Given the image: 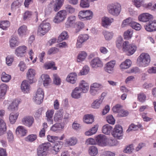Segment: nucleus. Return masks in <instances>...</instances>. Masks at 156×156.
<instances>
[{
    "label": "nucleus",
    "mask_w": 156,
    "mask_h": 156,
    "mask_svg": "<svg viewBox=\"0 0 156 156\" xmlns=\"http://www.w3.org/2000/svg\"><path fill=\"white\" fill-rule=\"evenodd\" d=\"M112 134L115 137L120 139L122 138L123 136V131L122 127L119 125H116L115 130L112 132Z\"/></svg>",
    "instance_id": "obj_12"
},
{
    "label": "nucleus",
    "mask_w": 156,
    "mask_h": 156,
    "mask_svg": "<svg viewBox=\"0 0 156 156\" xmlns=\"http://www.w3.org/2000/svg\"><path fill=\"white\" fill-rule=\"evenodd\" d=\"M11 75L6 73L5 72H2L1 75V80L3 82H9L11 80Z\"/></svg>",
    "instance_id": "obj_30"
},
{
    "label": "nucleus",
    "mask_w": 156,
    "mask_h": 156,
    "mask_svg": "<svg viewBox=\"0 0 156 156\" xmlns=\"http://www.w3.org/2000/svg\"><path fill=\"white\" fill-rule=\"evenodd\" d=\"M87 56V54L84 51H81L80 52L77 56V61L80 62L83 61Z\"/></svg>",
    "instance_id": "obj_41"
},
{
    "label": "nucleus",
    "mask_w": 156,
    "mask_h": 156,
    "mask_svg": "<svg viewBox=\"0 0 156 156\" xmlns=\"http://www.w3.org/2000/svg\"><path fill=\"white\" fill-rule=\"evenodd\" d=\"M8 86L4 83H2L0 85V99L4 98L7 90Z\"/></svg>",
    "instance_id": "obj_27"
},
{
    "label": "nucleus",
    "mask_w": 156,
    "mask_h": 156,
    "mask_svg": "<svg viewBox=\"0 0 156 156\" xmlns=\"http://www.w3.org/2000/svg\"><path fill=\"white\" fill-rule=\"evenodd\" d=\"M10 23L8 21H0V28L3 30H7L10 26Z\"/></svg>",
    "instance_id": "obj_43"
},
{
    "label": "nucleus",
    "mask_w": 156,
    "mask_h": 156,
    "mask_svg": "<svg viewBox=\"0 0 156 156\" xmlns=\"http://www.w3.org/2000/svg\"><path fill=\"white\" fill-rule=\"evenodd\" d=\"M109 12L113 16H117L121 11V6L119 3L112 4L108 6Z\"/></svg>",
    "instance_id": "obj_5"
},
{
    "label": "nucleus",
    "mask_w": 156,
    "mask_h": 156,
    "mask_svg": "<svg viewBox=\"0 0 156 156\" xmlns=\"http://www.w3.org/2000/svg\"><path fill=\"white\" fill-rule=\"evenodd\" d=\"M77 142V139L76 138L73 137L67 139L66 141V144L69 146H71L75 145Z\"/></svg>",
    "instance_id": "obj_42"
},
{
    "label": "nucleus",
    "mask_w": 156,
    "mask_h": 156,
    "mask_svg": "<svg viewBox=\"0 0 156 156\" xmlns=\"http://www.w3.org/2000/svg\"><path fill=\"white\" fill-rule=\"evenodd\" d=\"M68 37L67 32L65 31H63L59 36L58 39V41H62L68 38Z\"/></svg>",
    "instance_id": "obj_50"
},
{
    "label": "nucleus",
    "mask_w": 156,
    "mask_h": 156,
    "mask_svg": "<svg viewBox=\"0 0 156 156\" xmlns=\"http://www.w3.org/2000/svg\"><path fill=\"white\" fill-rule=\"evenodd\" d=\"M65 9L69 13L72 14L74 13L75 11V9L71 5H67L65 6Z\"/></svg>",
    "instance_id": "obj_53"
},
{
    "label": "nucleus",
    "mask_w": 156,
    "mask_h": 156,
    "mask_svg": "<svg viewBox=\"0 0 156 156\" xmlns=\"http://www.w3.org/2000/svg\"><path fill=\"white\" fill-rule=\"evenodd\" d=\"M131 63L132 62L130 60L127 59L121 64L120 67L121 69H127L130 66Z\"/></svg>",
    "instance_id": "obj_34"
},
{
    "label": "nucleus",
    "mask_w": 156,
    "mask_h": 156,
    "mask_svg": "<svg viewBox=\"0 0 156 156\" xmlns=\"http://www.w3.org/2000/svg\"><path fill=\"white\" fill-rule=\"evenodd\" d=\"M153 16L148 13H144L140 14L138 17V20L143 22H149L153 19Z\"/></svg>",
    "instance_id": "obj_13"
},
{
    "label": "nucleus",
    "mask_w": 156,
    "mask_h": 156,
    "mask_svg": "<svg viewBox=\"0 0 156 156\" xmlns=\"http://www.w3.org/2000/svg\"><path fill=\"white\" fill-rule=\"evenodd\" d=\"M133 149V145L131 144L126 147L124 150V152L126 153H130L132 152Z\"/></svg>",
    "instance_id": "obj_64"
},
{
    "label": "nucleus",
    "mask_w": 156,
    "mask_h": 156,
    "mask_svg": "<svg viewBox=\"0 0 156 156\" xmlns=\"http://www.w3.org/2000/svg\"><path fill=\"white\" fill-rule=\"evenodd\" d=\"M62 129L60 123H56L51 128V130L54 132H58Z\"/></svg>",
    "instance_id": "obj_48"
},
{
    "label": "nucleus",
    "mask_w": 156,
    "mask_h": 156,
    "mask_svg": "<svg viewBox=\"0 0 156 156\" xmlns=\"http://www.w3.org/2000/svg\"><path fill=\"white\" fill-rule=\"evenodd\" d=\"M16 132L17 135L20 136H23L26 135L27 130L24 127L19 126L16 128Z\"/></svg>",
    "instance_id": "obj_25"
},
{
    "label": "nucleus",
    "mask_w": 156,
    "mask_h": 156,
    "mask_svg": "<svg viewBox=\"0 0 156 156\" xmlns=\"http://www.w3.org/2000/svg\"><path fill=\"white\" fill-rule=\"evenodd\" d=\"M61 80L59 76L56 74H53V83L56 85H59L61 83Z\"/></svg>",
    "instance_id": "obj_49"
},
{
    "label": "nucleus",
    "mask_w": 156,
    "mask_h": 156,
    "mask_svg": "<svg viewBox=\"0 0 156 156\" xmlns=\"http://www.w3.org/2000/svg\"><path fill=\"white\" fill-rule=\"evenodd\" d=\"M55 64L54 62L51 61L45 64L44 67L45 68L47 69H52L53 70H56L57 68L55 66Z\"/></svg>",
    "instance_id": "obj_37"
},
{
    "label": "nucleus",
    "mask_w": 156,
    "mask_h": 156,
    "mask_svg": "<svg viewBox=\"0 0 156 156\" xmlns=\"http://www.w3.org/2000/svg\"><path fill=\"white\" fill-rule=\"evenodd\" d=\"M122 109V106L120 104H118L113 107L112 110L114 113H118L119 115Z\"/></svg>",
    "instance_id": "obj_52"
},
{
    "label": "nucleus",
    "mask_w": 156,
    "mask_h": 156,
    "mask_svg": "<svg viewBox=\"0 0 156 156\" xmlns=\"http://www.w3.org/2000/svg\"><path fill=\"white\" fill-rule=\"evenodd\" d=\"M133 21L130 18H129L123 21L121 26L122 27H124L126 26L129 25L131 27Z\"/></svg>",
    "instance_id": "obj_47"
},
{
    "label": "nucleus",
    "mask_w": 156,
    "mask_h": 156,
    "mask_svg": "<svg viewBox=\"0 0 156 156\" xmlns=\"http://www.w3.org/2000/svg\"><path fill=\"white\" fill-rule=\"evenodd\" d=\"M136 47L133 44H129L128 41H125L123 44L122 50L128 55H130L134 53L136 49Z\"/></svg>",
    "instance_id": "obj_3"
},
{
    "label": "nucleus",
    "mask_w": 156,
    "mask_h": 156,
    "mask_svg": "<svg viewBox=\"0 0 156 156\" xmlns=\"http://www.w3.org/2000/svg\"><path fill=\"white\" fill-rule=\"evenodd\" d=\"M89 154L91 156H95L98 153V150L96 147L94 146L90 147L88 150Z\"/></svg>",
    "instance_id": "obj_36"
},
{
    "label": "nucleus",
    "mask_w": 156,
    "mask_h": 156,
    "mask_svg": "<svg viewBox=\"0 0 156 156\" xmlns=\"http://www.w3.org/2000/svg\"><path fill=\"white\" fill-rule=\"evenodd\" d=\"M83 121L87 124H91L94 121V117L91 115L87 114L85 115L84 117Z\"/></svg>",
    "instance_id": "obj_32"
},
{
    "label": "nucleus",
    "mask_w": 156,
    "mask_h": 156,
    "mask_svg": "<svg viewBox=\"0 0 156 156\" xmlns=\"http://www.w3.org/2000/svg\"><path fill=\"white\" fill-rule=\"evenodd\" d=\"M19 41L17 37H13L9 40L10 46L11 48H14L19 45Z\"/></svg>",
    "instance_id": "obj_29"
},
{
    "label": "nucleus",
    "mask_w": 156,
    "mask_h": 156,
    "mask_svg": "<svg viewBox=\"0 0 156 156\" xmlns=\"http://www.w3.org/2000/svg\"><path fill=\"white\" fill-rule=\"evenodd\" d=\"M80 6L83 8H86L89 7L88 0H81Z\"/></svg>",
    "instance_id": "obj_54"
},
{
    "label": "nucleus",
    "mask_w": 156,
    "mask_h": 156,
    "mask_svg": "<svg viewBox=\"0 0 156 156\" xmlns=\"http://www.w3.org/2000/svg\"><path fill=\"white\" fill-rule=\"evenodd\" d=\"M84 27V24L82 22H78L76 23V26L75 27L76 31V33L78 32Z\"/></svg>",
    "instance_id": "obj_46"
},
{
    "label": "nucleus",
    "mask_w": 156,
    "mask_h": 156,
    "mask_svg": "<svg viewBox=\"0 0 156 156\" xmlns=\"http://www.w3.org/2000/svg\"><path fill=\"white\" fill-rule=\"evenodd\" d=\"M20 102L18 100H14L9 105L8 107V109L10 111L17 110Z\"/></svg>",
    "instance_id": "obj_21"
},
{
    "label": "nucleus",
    "mask_w": 156,
    "mask_h": 156,
    "mask_svg": "<svg viewBox=\"0 0 156 156\" xmlns=\"http://www.w3.org/2000/svg\"><path fill=\"white\" fill-rule=\"evenodd\" d=\"M77 75L75 73H69L66 78V80L68 82L75 83L77 80Z\"/></svg>",
    "instance_id": "obj_23"
},
{
    "label": "nucleus",
    "mask_w": 156,
    "mask_h": 156,
    "mask_svg": "<svg viewBox=\"0 0 156 156\" xmlns=\"http://www.w3.org/2000/svg\"><path fill=\"white\" fill-rule=\"evenodd\" d=\"M51 29L50 24L48 22L43 21L38 26L37 34L41 36H43L48 33Z\"/></svg>",
    "instance_id": "obj_2"
},
{
    "label": "nucleus",
    "mask_w": 156,
    "mask_h": 156,
    "mask_svg": "<svg viewBox=\"0 0 156 156\" xmlns=\"http://www.w3.org/2000/svg\"><path fill=\"white\" fill-rule=\"evenodd\" d=\"M47 138L49 141L54 143L56 140L58 139V137L48 135L47 136Z\"/></svg>",
    "instance_id": "obj_62"
},
{
    "label": "nucleus",
    "mask_w": 156,
    "mask_h": 156,
    "mask_svg": "<svg viewBox=\"0 0 156 156\" xmlns=\"http://www.w3.org/2000/svg\"><path fill=\"white\" fill-rule=\"evenodd\" d=\"M51 146L49 143H44L40 145L37 149L38 156H45Z\"/></svg>",
    "instance_id": "obj_4"
},
{
    "label": "nucleus",
    "mask_w": 156,
    "mask_h": 156,
    "mask_svg": "<svg viewBox=\"0 0 156 156\" xmlns=\"http://www.w3.org/2000/svg\"><path fill=\"white\" fill-rule=\"evenodd\" d=\"M97 144L101 146H106L107 144V136L103 134H99L95 137Z\"/></svg>",
    "instance_id": "obj_11"
},
{
    "label": "nucleus",
    "mask_w": 156,
    "mask_h": 156,
    "mask_svg": "<svg viewBox=\"0 0 156 156\" xmlns=\"http://www.w3.org/2000/svg\"><path fill=\"white\" fill-rule=\"evenodd\" d=\"M145 30L149 32L156 30V20L149 21V23L145 26Z\"/></svg>",
    "instance_id": "obj_20"
},
{
    "label": "nucleus",
    "mask_w": 156,
    "mask_h": 156,
    "mask_svg": "<svg viewBox=\"0 0 156 156\" xmlns=\"http://www.w3.org/2000/svg\"><path fill=\"white\" fill-rule=\"evenodd\" d=\"M63 111L62 109H61L57 111L55 114L54 119L56 122H59L63 118Z\"/></svg>",
    "instance_id": "obj_26"
},
{
    "label": "nucleus",
    "mask_w": 156,
    "mask_h": 156,
    "mask_svg": "<svg viewBox=\"0 0 156 156\" xmlns=\"http://www.w3.org/2000/svg\"><path fill=\"white\" fill-rule=\"evenodd\" d=\"M37 138V136L36 134H32L28 136L26 138V139L29 141L33 142Z\"/></svg>",
    "instance_id": "obj_63"
},
{
    "label": "nucleus",
    "mask_w": 156,
    "mask_h": 156,
    "mask_svg": "<svg viewBox=\"0 0 156 156\" xmlns=\"http://www.w3.org/2000/svg\"><path fill=\"white\" fill-rule=\"evenodd\" d=\"M5 113L4 110H0V136L3 135L7 129L6 124L3 119Z\"/></svg>",
    "instance_id": "obj_7"
},
{
    "label": "nucleus",
    "mask_w": 156,
    "mask_h": 156,
    "mask_svg": "<svg viewBox=\"0 0 156 156\" xmlns=\"http://www.w3.org/2000/svg\"><path fill=\"white\" fill-rule=\"evenodd\" d=\"M81 90L78 87H76L73 90L71 94L72 97L75 98H78L80 97Z\"/></svg>",
    "instance_id": "obj_31"
},
{
    "label": "nucleus",
    "mask_w": 156,
    "mask_h": 156,
    "mask_svg": "<svg viewBox=\"0 0 156 156\" xmlns=\"http://www.w3.org/2000/svg\"><path fill=\"white\" fill-rule=\"evenodd\" d=\"M115 64V61L112 60L108 62V73H111L113 70Z\"/></svg>",
    "instance_id": "obj_44"
},
{
    "label": "nucleus",
    "mask_w": 156,
    "mask_h": 156,
    "mask_svg": "<svg viewBox=\"0 0 156 156\" xmlns=\"http://www.w3.org/2000/svg\"><path fill=\"white\" fill-rule=\"evenodd\" d=\"M36 74L35 71L33 69H29L27 73V76L28 79L30 83L34 82V79Z\"/></svg>",
    "instance_id": "obj_24"
},
{
    "label": "nucleus",
    "mask_w": 156,
    "mask_h": 156,
    "mask_svg": "<svg viewBox=\"0 0 156 156\" xmlns=\"http://www.w3.org/2000/svg\"><path fill=\"white\" fill-rule=\"evenodd\" d=\"M76 17L75 16L71 15L69 16L66 23V27L69 28L73 27L76 23Z\"/></svg>",
    "instance_id": "obj_17"
},
{
    "label": "nucleus",
    "mask_w": 156,
    "mask_h": 156,
    "mask_svg": "<svg viewBox=\"0 0 156 156\" xmlns=\"http://www.w3.org/2000/svg\"><path fill=\"white\" fill-rule=\"evenodd\" d=\"M20 6L21 3L18 0L15 1L12 4L11 8L12 10H15Z\"/></svg>",
    "instance_id": "obj_55"
},
{
    "label": "nucleus",
    "mask_w": 156,
    "mask_h": 156,
    "mask_svg": "<svg viewBox=\"0 0 156 156\" xmlns=\"http://www.w3.org/2000/svg\"><path fill=\"white\" fill-rule=\"evenodd\" d=\"M67 15V13L66 10H60L57 13L53 21L56 23L62 22L66 19Z\"/></svg>",
    "instance_id": "obj_8"
},
{
    "label": "nucleus",
    "mask_w": 156,
    "mask_h": 156,
    "mask_svg": "<svg viewBox=\"0 0 156 156\" xmlns=\"http://www.w3.org/2000/svg\"><path fill=\"white\" fill-rule=\"evenodd\" d=\"M90 65L92 68H97L101 67L103 66V64L98 58L93 59L90 62Z\"/></svg>",
    "instance_id": "obj_19"
},
{
    "label": "nucleus",
    "mask_w": 156,
    "mask_h": 156,
    "mask_svg": "<svg viewBox=\"0 0 156 156\" xmlns=\"http://www.w3.org/2000/svg\"><path fill=\"white\" fill-rule=\"evenodd\" d=\"M102 101L100 100H96L94 101L91 105L92 107L94 109H97L99 108Z\"/></svg>",
    "instance_id": "obj_51"
},
{
    "label": "nucleus",
    "mask_w": 156,
    "mask_h": 156,
    "mask_svg": "<svg viewBox=\"0 0 156 156\" xmlns=\"http://www.w3.org/2000/svg\"><path fill=\"white\" fill-rule=\"evenodd\" d=\"M141 127V125L140 124L138 125H135L133 124H132L129 126L128 129L126 130V132L127 133H129V132L132 130H138Z\"/></svg>",
    "instance_id": "obj_45"
},
{
    "label": "nucleus",
    "mask_w": 156,
    "mask_h": 156,
    "mask_svg": "<svg viewBox=\"0 0 156 156\" xmlns=\"http://www.w3.org/2000/svg\"><path fill=\"white\" fill-rule=\"evenodd\" d=\"M93 16V12L90 10L81 11L78 15L79 19L84 20H90L92 19Z\"/></svg>",
    "instance_id": "obj_6"
},
{
    "label": "nucleus",
    "mask_w": 156,
    "mask_h": 156,
    "mask_svg": "<svg viewBox=\"0 0 156 156\" xmlns=\"http://www.w3.org/2000/svg\"><path fill=\"white\" fill-rule=\"evenodd\" d=\"M17 32L19 36L21 37L25 36L29 34L27 27L25 25L20 27L18 30Z\"/></svg>",
    "instance_id": "obj_22"
},
{
    "label": "nucleus",
    "mask_w": 156,
    "mask_h": 156,
    "mask_svg": "<svg viewBox=\"0 0 156 156\" xmlns=\"http://www.w3.org/2000/svg\"><path fill=\"white\" fill-rule=\"evenodd\" d=\"M23 124L28 127L31 126L34 122V119L31 116H27L24 117L22 120Z\"/></svg>",
    "instance_id": "obj_14"
},
{
    "label": "nucleus",
    "mask_w": 156,
    "mask_h": 156,
    "mask_svg": "<svg viewBox=\"0 0 156 156\" xmlns=\"http://www.w3.org/2000/svg\"><path fill=\"white\" fill-rule=\"evenodd\" d=\"M27 47L24 45L18 47L15 50V54L18 57H22L26 53Z\"/></svg>",
    "instance_id": "obj_15"
},
{
    "label": "nucleus",
    "mask_w": 156,
    "mask_h": 156,
    "mask_svg": "<svg viewBox=\"0 0 156 156\" xmlns=\"http://www.w3.org/2000/svg\"><path fill=\"white\" fill-rule=\"evenodd\" d=\"M131 25V27L136 30H139L141 28V26L139 23L133 21Z\"/></svg>",
    "instance_id": "obj_58"
},
{
    "label": "nucleus",
    "mask_w": 156,
    "mask_h": 156,
    "mask_svg": "<svg viewBox=\"0 0 156 156\" xmlns=\"http://www.w3.org/2000/svg\"><path fill=\"white\" fill-rule=\"evenodd\" d=\"M13 60V57L12 55H8L6 58V63L8 66H11Z\"/></svg>",
    "instance_id": "obj_60"
},
{
    "label": "nucleus",
    "mask_w": 156,
    "mask_h": 156,
    "mask_svg": "<svg viewBox=\"0 0 156 156\" xmlns=\"http://www.w3.org/2000/svg\"><path fill=\"white\" fill-rule=\"evenodd\" d=\"M151 62V57L147 53H142L138 58L137 63L140 67H146L148 66Z\"/></svg>",
    "instance_id": "obj_1"
},
{
    "label": "nucleus",
    "mask_w": 156,
    "mask_h": 156,
    "mask_svg": "<svg viewBox=\"0 0 156 156\" xmlns=\"http://www.w3.org/2000/svg\"><path fill=\"white\" fill-rule=\"evenodd\" d=\"M143 5L144 8L151 9V10H155L156 9V4H155L153 6H152V4L150 3L143 4Z\"/></svg>",
    "instance_id": "obj_56"
},
{
    "label": "nucleus",
    "mask_w": 156,
    "mask_h": 156,
    "mask_svg": "<svg viewBox=\"0 0 156 156\" xmlns=\"http://www.w3.org/2000/svg\"><path fill=\"white\" fill-rule=\"evenodd\" d=\"M19 115V113L18 112H17L15 114L12 113L10 114L9 119L11 123L12 124L15 123Z\"/></svg>",
    "instance_id": "obj_38"
},
{
    "label": "nucleus",
    "mask_w": 156,
    "mask_h": 156,
    "mask_svg": "<svg viewBox=\"0 0 156 156\" xmlns=\"http://www.w3.org/2000/svg\"><path fill=\"white\" fill-rule=\"evenodd\" d=\"M61 143L62 142H58V143H55L54 145L52 147V151H53V153L55 154H57L60 151V149L62 147Z\"/></svg>",
    "instance_id": "obj_33"
},
{
    "label": "nucleus",
    "mask_w": 156,
    "mask_h": 156,
    "mask_svg": "<svg viewBox=\"0 0 156 156\" xmlns=\"http://www.w3.org/2000/svg\"><path fill=\"white\" fill-rule=\"evenodd\" d=\"M41 77L44 79V85L45 87L47 86L51 81L49 76L47 74H42L41 76Z\"/></svg>",
    "instance_id": "obj_39"
},
{
    "label": "nucleus",
    "mask_w": 156,
    "mask_h": 156,
    "mask_svg": "<svg viewBox=\"0 0 156 156\" xmlns=\"http://www.w3.org/2000/svg\"><path fill=\"white\" fill-rule=\"evenodd\" d=\"M6 138L9 142H12L14 140V136L10 130L8 131L6 133Z\"/></svg>",
    "instance_id": "obj_57"
},
{
    "label": "nucleus",
    "mask_w": 156,
    "mask_h": 156,
    "mask_svg": "<svg viewBox=\"0 0 156 156\" xmlns=\"http://www.w3.org/2000/svg\"><path fill=\"white\" fill-rule=\"evenodd\" d=\"M21 88L22 91L24 93L27 92L29 90L30 88V85L27 80H24L22 82Z\"/></svg>",
    "instance_id": "obj_28"
},
{
    "label": "nucleus",
    "mask_w": 156,
    "mask_h": 156,
    "mask_svg": "<svg viewBox=\"0 0 156 156\" xmlns=\"http://www.w3.org/2000/svg\"><path fill=\"white\" fill-rule=\"evenodd\" d=\"M89 38L87 34L80 35L77 40L76 46L77 48L81 47L82 43L87 40Z\"/></svg>",
    "instance_id": "obj_16"
},
{
    "label": "nucleus",
    "mask_w": 156,
    "mask_h": 156,
    "mask_svg": "<svg viewBox=\"0 0 156 156\" xmlns=\"http://www.w3.org/2000/svg\"><path fill=\"white\" fill-rule=\"evenodd\" d=\"M133 33L132 31L128 30L125 31L124 34V39H130L132 36Z\"/></svg>",
    "instance_id": "obj_59"
},
{
    "label": "nucleus",
    "mask_w": 156,
    "mask_h": 156,
    "mask_svg": "<svg viewBox=\"0 0 156 156\" xmlns=\"http://www.w3.org/2000/svg\"><path fill=\"white\" fill-rule=\"evenodd\" d=\"M98 126V125H95L89 130L85 132V135L87 136H91L94 134L97 131Z\"/></svg>",
    "instance_id": "obj_35"
},
{
    "label": "nucleus",
    "mask_w": 156,
    "mask_h": 156,
    "mask_svg": "<svg viewBox=\"0 0 156 156\" xmlns=\"http://www.w3.org/2000/svg\"><path fill=\"white\" fill-rule=\"evenodd\" d=\"M44 94L42 89L39 88L38 89L35 96L33 98L37 104L40 105L43 102Z\"/></svg>",
    "instance_id": "obj_9"
},
{
    "label": "nucleus",
    "mask_w": 156,
    "mask_h": 156,
    "mask_svg": "<svg viewBox=\"0 0 156 156\" xmlns=\"http://www.w3.org/2000/svg\"><path fill=\"white\" fill-rule=\"evenodd\" d=\"M64 2V0H53L49 5L52 7L54 11H58L62 7Z\"/></svg>",
    "instance_id": "obj_10"
},
{
    "label": "nucleus",
    "mask_w": 156,
    "mask_h": 156,
    "mask_svg": "<svg viewBox=\"0 0 156 156\" xmlns=\"http://www.w3.org/2000/svg\"><path fill=\"white\" fill-rule=\"evenodd\" d=\"M78 87L83 93H86L89 90V84L85 81L82 80L80 81Z\"/></svg>",
    "instance_id": "obj_18"
},
{
    "label": "nucleus",
    "mask_w": 156,
    "mask_h": 156,
    "mask_svg": "<svg viewBox=\"0 0 156 156\" xmlns=\"http://www.w3.org/2000/svg\"><path fill=\"white\" fill-rule=\"evenodd\" d=\"M54 113L53 110H48L46 112V117L48 121H50L52 123V117Z\"/></svg>",
    "instance_id": "obj_40"
},
{
    "label": "nucleus",
    "mask_w": 156,
    "mask_h": 156,
    "mask_svg": "<svg viewBox=\"0 0 156 156\" xmlns=\"http://www.w3.org/2000/svg\"><path fill=\"white\" fill-rule=\"evenodd\" d=\"M146 96L143 93H140L138 95V99L141 102H144L146 100Z\"/></svg>",
    "instance_id": "obj_61"
}]
</instances>
